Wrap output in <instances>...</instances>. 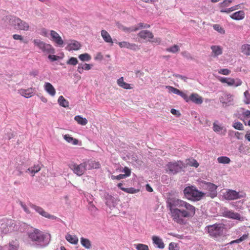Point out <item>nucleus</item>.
<instances>
[{"label": "nucleus", "instance_id": "18", "mask_svg": "<svg viewBox=\"0 0 250 250\" xmlns=\"http://www.w3.org/2000/svg\"><path fill=\"white\" fill-rule=\"evenodd\" d=\"M86 170H89L93 168H98L100 167V164L93 160H87L83 162Z\"/></svg>", "mask_w": 250, "mask_h": 250}, {"label": "nucleus", "instance_id": "14", "mask_svg": "<svg viewBox=\"0 0 250 250\" xmlns=\"http://www.w3.org/2000/svg\"><path fill=\"white\" fill-rule=\"evenodd\" d=\"M51 40L54 42L57 46H62L63 41L59 34L54 30L50 31Z\"/></svg>", "mask_w": 250, "mask_h": 250}, {"label": "nucleus", "instance_id": "22", "mask_svg": "<svg viewBox=\"0 0 250 250\" xmlns=\"http://www.w3.org/2000/svg\"><path fill=\"white\" fill-rule=\"evenodd\" d=\"M6 20L8 21V23L14 27L16 29L17 26V23H18V21L19 18L12 16H8L6 17Z\"/></svg>", "mask_w": 250, "mask_h": 250}, {"label": "nucleus", "instance_id": "56", "mask_svg": "<svg viewBox=\"0 0 250 250\" xmlns=\"http://www.w3.org/2000/svg\"><path fill=\"white\" fill-rule=\"evenodd\" d=\"M232 2L231 0H225L220 3V5L222 7L228 6Z\"/></svg>", "mask_w": 250, "mask_h": 250}, {"label": "nucleus", "instance_id": "42", "mask_svg": "<svg viewBox=\"0 0 250 250\" xmlns=\"http://www.w3.org/2000/svg\"><path fill=\"white\" fill-rule=\"evenodd\" d=\"M167 52L175 53L179 50V47L177 45H174L173 46L166 49Z\"/></svg>", "mask_w": 250, "mask_h": 250}, {"label": "nucleus", "instance_id": "6", "mask_svg": "<svg viewBox=\"0 0 250 250\" xmlns=\"http://www.w3.org/2000/svg\"><path fill=\"white\" fill-rule=\"evenodd\" d=\"M183 166V163L181 161L171 162L167 165L168 173L172 174H176L181 172Z\"/></svg>", "mask_w": 250, "mask_h": 250}, {"label": "nucleus", "instance_id": "26", "mask_svg": "<svg viewBox=\"0 0 250 250\" xmlns=\"http://www.w3.org/2000/svg\"><path fill=\"white\" fill-rule=\"evenodd\" d=\"M101 36L104 42L108 43H113L112 39L109 34L105 30L101 31Z\"/></svg>", "mask_w": 250, "mask_h": 250}, {"label": "nucleus", "instance_id": "61", "mask_svg": "<svg viewBox=\"0 0 250 250\" xmlns=\"http://www.w3.org/2000/svg\"><path fill=\"white\" fill-rule=\"evenodd\" d=\"M83 69L85 70H89L91 69L93 65L91 64L82 63Z\"/></svg>", "mask_w": 250, "mask_h": 250}, {"label": "nucleus", "instance_id": "44", "mask_svg": "<svg viewBox=\"0 0 250 250\" xmlns=\"http://www.w3.org/2000/svg\"><path fill=\"white\" fill-rule=\"evenodd\" d=\"M17 170L18 172V173L17 174V175L20 176L23 173L24 171L26 172L27 169L24 168V166L21 164L20 166L17 167Z\"/></svg>", "mask_w": 250, "mask_h": 250}, {"label": "nucleus", "instance_id": "60", "mask_svg": "<svg viewBox=\"0 0 250 250\" xmlns=\"http://www.w3.org/2000/svg\"><path fill=\"white\" fill-rule=\"evenodd\" d=\"M89 206L88 207V208L90 210L93 212H95L97 210V208L92 204V202H90L89 203Z\"/></svg>", "mask_w": 250, "mask_h": 250}, {"label": "nucleus", "instance_id": "29", "mask_svg": "<svg viewBox=\"0 0 250 250\" xmlns=\"http://www.w3.org/2000/svg\"><path fill=\"white\" fill-rule=\"evenodd\" d=\"M19 93L25 98H28L32 96L33 92L31 89H21L19 90Z\"/></svg>", "mask_w": 250, "mask_h": 250}, {"label": "nucleus", "instance_id": "45", "mask_svg": "<svg viewBox=\"0 0 250 250\" xmlns=\"http://www.w3.org/2000/svg\"><path fill=\"white\" fill-rule=\"evenodd\" d=\"M122 190L126 193L132 194L136 193L139 191L138 189H135L133 188H122Z\"/></svg>", "mask_w": 250, "mask_h": 250}, {"label": "nucleus", "instance_id": "12", "mask_svg": "<svg viewBox=\"0 0 250 250\" xmlns=\"http://www.w3.org/2000/svg\"><path fill=\"white\" fill-rule=\"evenodd\" d=\"M205 185V188L206 189L208 190L210 192V197L211 198H213L217 196V186L215 184L204 181L203 182Z\"/></svg>", "mask_w": 250, "mask_h": 250}, {"label": "nucleus", "instance_id": "48", "mask_svg": "<svg viewBox=\"0 0 250 250\" xmlns=\"http://www.w3.org/2000/svg\"><path fill=\"white\" fill-rule=\"evenodd\" d=\"M233 126L234 128L237 130H243L244 129L243 124L239 122H237L234 123Z\"/></svg>", "mask_w": 250, "mask_h": 250}, {"label": "nucleus", "instance_id": "59", "mask_svg": "<svg viewBox=\"0 0 250 250\" xmlns=\"http://www.w3.org/2000/svg\"><path fill=\"white\" fill-rule=\"evenodd\" d=\"M219 73L223 75H228L230 73V70L227 68L221 69Z\"/></svg>", "mask_w": 250, "mask_h": 250}, {"label": "nucleus", "instance_id": "49", "mask_svg": "<svg viewBox=\"0 0 250 250\" xmlns=\"http://www.w3.org/2000/svg\"><path fill=\"white\" fill-rule=\"evenodd\" d=\"M238 5L232 6L230 8L225 9H222L220 10V12L221 13H229L230 12H232L234 10H235L236 9H237Z\"/></svg>", "mask_w": 250, "mask_h": 250}, {"label": "nucleus", "instance_id": "35", "mask_svg": "<svg viewBox=\"0 0 250 250\" xmlns=\"http://www.w3.org/2000/svg\"><path fill=\"white\" fill-rule=\"evenodd\" d=\"M75 120L80 125H85L87 124V120L85 118H83L80 115H77L74 118Z\"/></svg>", "mask_w": 250, "mask_h": 250}, {"label": "nucleus", "instance_id": "5", "mask_svg": "<svg viewBox=\"0 0 250 250\" xmlns=\"http://www.w3.org/2000/svg\"><path fill=\"white\" fill-rule=\"evenodd\" d=\"M34 44L42 50L44 54H54L55 50L50 44L46 43L38 39H35L33 41Z\"/></svg>", "mask_w": 250, "mask_h": 250}, {"label": "nucleus", "instance_id": "30", "mask_svg": "<svg viewBox=\"0 0 250 250\" xmlns=\"http://www.w3.org/2000/svg\"><path fill=\"white\" fill-rule=\"evenodd\" d=\"M117 84L120 87L126 89H131V87L130 84L127 83L124 81V78L123 77L120 78L117 80Z\"/></svg>", "mask_w": 250, "mask_h": 250}, {"label": "nucleus", "instance_id": "39", "mask_svg": "<svg viewBox=\"0 0 250 250\" xmlns=\"http://www.w3.org/2000/svg\"><path fill=\"white\" fill-rule=\"evenodd\" d=\"M79 58L83 62H88L89 61L91 57L90 55L88 53L82 54L79 56Z\"/></svg>", "mask_w": 250, "mask_h": 250}, {"label": "nucleus", "instance_id": "62", "mask_svg": "<svg viewBox=\"0 0 250 250\" xmlns=\"http://www.w3.org/2000/svg\"><path fill=\"white\" fill-rule=\"evenodd\" d=\"M182 55L184 57L188 59H190V60L193 59V58L191 57L190 54L189 53H188L187 52L185 51V52H182Z\"/></svg>", "mask_w": 250, "mask_h": 250}, {"label": "nucleus", "instance_id": "23", "mask_svg": "<svg viewBox=\"0 0 250 250\" xmlns=\"http://www.w3.org/2000/svg\"><path fill=\"white\" fill-rule=\"evenodd\" d=\"M153 243L156 245L157 247L159 249H164L165 247V244L163 242V240L159 237L157 236H153L152 238Z\"/></svg>", "mask_w": 250, "mask_h": 250}, {"label": "nucleus", "instance_id": "32", "mask_svg": "<svg viewBox=\"0 0 250 250\" xmlns=\"http://www.w3.org/2000/svg\"><path fill=\"white\" fill-rule=\"evenodd\" d=\"M41 168L40 165H34V167L27 168L26 172H29L33 176L36 173L40 170Z\"/></svg>", "mask_w": 250, "mask_h": 250}, {"label": "nucleus", "instance_id": "41", "mask_svg": "<svg viewBox=\"0 0 250 250\" xmlns=\"http://www.w3.org/2000/svg\"><path fill=\"white\" fill-rule=\"evenodd\" d=\"M137 250H149L147 245L143 244H138L135 245Z\"/></svg>", "mask_w": 250, "mask_h": 250}, {"label": "nucleus", "instance_id": "37", "mask_svg": "<svg viewBox=\"0 0 250 250\" xmlns=\"http://www.w3.org/2000/svg\"><path fill=\"white\" fill-rule=\"evenodd\" d=\"M212 53H214V56L216 57L222 53L221 48L219 46L213 45L211 47Z\"/></svg>", "mask_w": 250, "mask_h": 250}, {"label": "nucleus", "instance_id": "38", "mask_svg": "<svg viewBox=\"0 0 250 250\" xmlns=\"http://www.w3.org/2000/svg\"><path fill=\"white\" fill-rule=\"evenodd\" d=\"M241 52L246 55H250V44H243L241 47Z\"/></svg>", "mask_w": 250, "mask_h": 250}, {"label": "nucleus", "instance_id": "34", "mask_svg": "<svg viewBox=\"0 0 250 250\" xmlns=\"http://www.w3.org/2000/svg\"><path fill=\"white\" fill-rule=\"evenodd\" d=\"M82 245L87 249H89L91 247V244L90 240L87 238L81 237L80 239Z\"/></svg>", "mask_w": 250, "mask_h": 250}, {"label": "nucleus", "instance_id": "57", "mask_svg": "<svg viewBox=\"0 0 250 250\" xmlns=\"http://www.w3.org/2000/svg\"><path fill=\"white\" fill-rule=\"evenodd\" d=\"M213 129L215 132H219L223 129V127L214 123L213 125Z\"/></svg>", "mask_w": 250, "mask_h": 250}, {"label": "nucleus", "instance_id": "2", "mask_svg": "<svg viewBox=\"0 0 250 250\" xmlns=\"http://www.w3.org/2000/svg\"><path fill=\"white\" fill-rule=\"evenodd\" d=\"M30 245L36 248H42L47 246L51 240V235L41 230L34 229L27 232Z\"/></svg>", "mask_w": 250, "mask_h": 250}, {"label": "nucleus", "instance_id": "1", "mask_svg": "<svg viewBox=\"0 0 250 250\" xmlns=\"http://www.w3.org/2000/svg\"><path fill=\"white\" fill-rule=\"evenodd\" d=\"M167 207L170 210L172 220L179 224L185 223L184 218L192 217L195 214V208L193 206L175 198H167Z\"/></svg>", "mask_w": 250, "mask_h": 250}, {"label": "nucleus", "instance_id": "20", "mask_svg": "<svg viewBox=\"0 0 250 250\" xmlns=\"http://www.w3.org/2000/svg\"><path fill=\"white\" fill-rule=\"evenodd\" d=\"M18 23H17V26L16 29L27 31L29 29V24L24 21L21 20L19 18V20L18 21Z\"/></svg>", "mask_w": 250, "mask_h": 250}, {"label": "nucleus", "instance_id": "40", "mask_svg": "<svg viewBox=\"0 0 250 250\" xmlns=\"http://www.w3.org/2000/svg\"><path fill=\"white\" fill-rule=\"evenodd\" d=\"M219 163L221 164H229L230 162V159L226 156H221L217 158Z\"/></svg>", "mask_w": 250, "mask_h": 250}, {"label": "nucleus", "instance_id": "15", "mask_svg": "<svg viewBox=\"0 0 250 250\" xmlns=\"http://www.w3.org/2000/svg\"><path fill=\"white\" fill-rule=\"evenodd\" d=\"M166 88L167 89L170 93H173L174 94L178 95L182 97L186 102L188 103V97L187 94L183 92L182 91H180L177 88H176L171 86H166Z\"/></svg>", "mask_w": 250, "mask_h": 250}, {"label": "nucleus", "instance_id": "31", "mask_svg": "<svg viewBox=\"0 0 250 250\" xmlns=\"http://www.w3.org/2000/svg\"><path fill=\"white\" fill-rule=\"evenodd\" d=\"M65 239L67 241L72 244L76 245L78 242V238L76 236L71 235L68 233L65 235Z\"/></svg>", "mask_w": 250, "mask_h": 250}, {"label": "nucleus", "instance_id": "51", "mask_svg": "<svg viewBox=\"0 0 250 250\" xmlns=\"http://www.w3.org/2000/svg\"><path fill=\"white\" fill-rule=\"evenodd\" d=\"M48 54V58L52 62L56 61L61 59V57L59 56L51 55L52 54Z\"/></svg>", "mask_w": 250, "mask_h": 250}, {"label": "nucleus", "instance_id": "25", "mask_svg": "<svg viewBox=\"0 0 250 250\" xmlns=\"http://www.w3.org/2000/svg\"><path fill=\"white\" fill-rule=\"evenodd\" d=\"M45 90L52 96H54L56 93V90L53 86L49 83H45L44 84Z\"/></svg>", "mask_w": 250, "mask_h": 250}, {"label": "nucleus", "instance_id": "17", "mask_svg": "<svg viewBox=\"0 0 250 250\" xmlns=\"http://www.w3.org/2000/svg\"><path fill=\"white\" fill-rule=\"evenodd\" d=\"M189 101H191L192 103L197 104H200L203 103V98L198 94L192 93L188 97V102Z\"/></svg>", "mask_w": 250, "mask_h": 250}, {"label": "nucleus", "instance_id": "9", "mask_svg": "<svg viewBox=\"0 0 250 250\" xmlns=\"http://www.w3.org/2000/svg\"><path fill=\"white\" fill-rule=\"evenodd\" d=\"M29 206L32 208L34 209L37 212L43 217L52 220H54L57 218L56 216L50 214L48 212H46L42 208L39 206L32 203H30Z\"/></svg>", "mask_w": 250, "mask_h": 250}, {"label": "nucleus", "instance_id": "33", "mask_svg": "<svg viewBox=\"0 0 250 250\" xmlns=\"http://www.w3.org/2000/svg\"><path fill=\"white\" fill-rule=\"evenodd\" d=\"M63 138L65 140H66L69 143H71L74 145H77L78 144V143H79L78 140L73 138L72 137L70 136L69 134L65 135L63 136Z\"/></svg>", "mask_w": 250, "mask_h": 250}, {"label": "nucleus", "instance_id": "53", "mask_svg": "<svg viewBox=\"0 0 250 250\" xmlns=\"http://www.w3.org/2000/svg\"><path fill=\"white\" fill-rule=\"evenodd\" d=\"M227 101L223 102V104H226V105H229L232 104V98L230 94L227 95Z\"/></svg>", "mask_w": 250, "mask_h": 250}, {"label": "nucleus", "instance_id": "21", "mask_svg": "<svg viewBox=\"0 0 250 250\" xmlns=\"http://www.w3.org/2000/svg\"><path fill=\"white\" fill-rule=\"evenodd\" d=\"M139 36L144 39H147L150 41V39H152L153 38V35L152 32L148 30H142L139 33Z\"/></svg>", "mask_w": 250, "mask_h": 250}, {"label": "nucleus", "instance_id": "63", "mask_svg": "<svg viewBox=\"0 0 250 250\" xmlns=\"http://www.w3.org/2000/svg\"><path fill=\"white\" fill-rule=\"evenodd\" d=\"M170 112L173 115H176L177 117H179L181 115L180 112L175 109H171Z\"/></svg>", "mask_w": 250, "mask_h": 250}, {"label": "nucleus", "instance_id": "16", "mask_svg": "<svg viewBox=\"0 0 250 250\" xmlns=\"http://www.w3.org/2000/svg\"><path fill=\"white\" fill-rule=\"evenodd\" d=\"M19 244L17 240L10 241L7 245L0 248V250H18Z\"/></svg>", "mask_w": 250, "mask_h": 250}, {"label": "nucleus", "instance_id": "3", "mask_svg": "<svg viewBox=\"0 0 250 250\" xmlns=\"http://www.w3.org/2000/svg\"><path fill=\"white\" fill-rule=\"evenodd\" d=\"M184 194L186 198L189 200L197 201L201 200L204 193L199 191L195 187H187L184 189Z\"/></svg>", "mask_w": 250, "mask_h": 250}, {"label": "nucleus", "instance_id": "55", "mask_svg": "<svg viewBox=\"0 0 250 250\" xmlns=\"http://www.w3.org/2000/svg\"><path fill=\"white\" fill-rule=\"evenodd\" d=\"M20 204L21 206V208H23L24 211L27 214H30L31 213L30 211L28 209V208L27 207L26 205L24 204L21 201H20Z\"/></svg>", "mask_w": 250, "mask_h": 250}, {"label": "nucleus", "instance_id": "47", "mask_svg": "<svg viewBox=\"0 0 250 250\" xmlns=\"http://www.w3.org/2000/svg\"><path fill=\"white\" fill-rule=\"evenodd\" d=\"M244 102L246 104H250V93L249 92V91L247 90L244 93Z\"/></svg>", "mask_w": 250, "mask_h": 250}, {"label": "nucleus", "instance_id": "46", "mask_svg": "<svg viewBox=\"0 0 250 250\" xmlns=\"http://www.w3.org/2000/svg\"><path fill=\"white\" fill-rule=\"evenodd\" d=\"M144 23L140 22V23H138L135 26L131 27V28L129 30L131 32L135 31L138 30L140 29L144 28Z\"/></svg>", "mask_w": 250, "mask_h": 250}, {"label": "nucleus", "instance_id": "54", "mask_svg": "<svg viewBox=\"0 0 250 250\" xmlns=\"http://www.w3.org/2000/svg\"><path fill=\"white\" fill-rule=\"evenodd\" d=\"M117 26L119 29H120L125 32H131L129 30L131 28V27H129V28L125 27L124 25H123L122 24H121V23H117Z\"/></svg>", "mask_w": 250, "mask_h": 250}, {"label": "nucleus", "instance_id": "43", "mask_svg": "<svg viewBox=\"0 0 250 250\" xmlns=\"http://www.w3.org/2000/svg\"><path fill=\"white\" fill-rule=\"evenodd\" d=\"M66 63L67 64L72 65H76L78 63V61L76 58L75 57H71L67 62Z\"/></svg>", "mask_w": 250, "mask_h": 250}, {"label": "nucleus", "instance_id": "36", "mask_svg": "<svg viewBox=\"0 0 250 250\" xmlns=\"http://www.w3.org/2000/svg\"><path fill=\"white\" fill-rule=\"evenodd\" d=\"M59 104L64 107H67L69 106L68 102L64 99L62 96H60L58 100Z\"/></svg>", "mask_w": 250, "mask_h": 250}, {"label": "nucleus", "instance_id": "8", "mask_svg": "<svg viewBox=\"0 0 250 250\" xmlns=\"http://www.w3.org/2000/svg\"><path fill=\"white\" fill-rule=\"evenodd\" d=\"M68 166L73 172L79 176H82L86 170L83 162L79 165L72 163Z\"/></svg>", "mask_w": 250, "mask_h": 250}, {"label": "nucleus", "instance_id": "52", "mask_svg": "<svg viewBox=\"0 0 250 250\" xmlns=\"http://www.w3.org/2000/svg\"><path fill=\"white\" fill-rule=\"evenodd\" d=\"M126 177H126L123 174H119V175H118L117 176L111 175V179H112V180H121L122 179H125V178H126Z\"/></svg>", "mask_w": 250, "mask_h": 250}, {"label": "nucleus", "instance_id": "24", "mask_svg": "<svg viewBox=\"0 0 250 250\" xmlns=\"http://www.w3.org/2000/svg\"><path fill=\"white\" fill-rule=\"evenodd\" d=\"M230 18L234 20H241L244 18L245 13L243 10H240L230 15Z\"/></svg>", "mask_w": 250, "mask_h": 250}, {"label": "nucleus", "instance_id": "11", "mask_svg": "<svg viewBox=\"0 0 250 250\" xmlns=\"http://www.w3.org/2000/svg\"><path fill=\"white\" fill-rule=\"evenodd\" d=\"M222 216L229 219L241 220L240 214L235 212L232 210H229L226 208L222 209Z\"/></svg>", "mask_w": 250, "mask_h": 250}, {"label": "nucleus", "instance_id": "7", "mask_svg": "<svg viewBox=\"0 0 250 250\" xmlns=\"http://www.w3.org/2000/svg\"><path fill=\"white\" fill-rule=\"evenodd\" d=\"M244 194L232 189H228L224 193V197L228 200H233L243 198Z\"/></svg>", "mask_w": 250, "mask_h": 250}, {"label": "nucleus", "instance_id": "28", "mask_svg": "<svg viewBox=\"0 0 250 250\" xmlns=\"http://www.w3.org/2000/svg\"><path fill=\"white\" fill-rule=\"evenodd\" d=\"M242 82L239 79L229 78L228 84L229 86H238L242 84Z\"/></svg>", "mask_w": 250, "mask_h": 250}, {"label": "nucleus", "instance_id": "50", "mask_svg": "<svg viewBox=\"0 0 250 250\" xmlns=\"http://www.w3.org/2000/svg\"><path fill=\"white\" fill-rule=\"evenodd\" d=\"M213 27L214 30L218 31L220 33H225L224 30L220 26V25L215 24L213 25Z\"/></svg>", "mask_w": 250, "mask_h": 250}, {"label": "nucleus", "instance_id": "64", "mask_svg": "<svg viewBox=\"0 0 250 250\" xmlns=\"http://www.w3.org/2000/svg\"><path fill=\"white\" fill-rule=\"evenodd\" d=\"M83 65H82V63H79V65H78V68H77V71L78 72L80 73V74H82L83 73Z\"/></svg>", "mask_w": 250, "mask_h": 250}, {"label": "nucleus", "instance_id": "10", "mask_svg": "<svg viewBox=\"0 0 250 250\" xmlns=\"http://www.w3.org/2000/svg\"><path fill=\"white\" fill-rule=\"evenodd\" d=\"M2 232L4 233L10 232L17 229L14 220H7L5 223H2L0 226Z\"/></svg>", "mask_w": 250, "mask_h": 250}, {"label": "nucleus", "instance_id": "58", "mask_svg": "<svg viewBox=\"0 0 250 250\" xmlns=\"http://www.w3.org/2000/svg\"><path fill=\"white\" fill-rule=\"evenodd\" d=\"M122 172H124L125 173L124 174L126 177H128L130 175L131 170L130 169L127 167H125L123 168V170H121Z\"/></svg>", "mask_w": 250, "mask_h": 250}, {"label": "nucleus", "instance_id": "4", "mask_svg": "<svg viewBox=\"0 0 250 250\" xmlns=\"http://www.w3.org/2000/svg\"><path fill=\"white\" fill-rule=\"evenodd\" d=\"M223 227L220 224H214L206 227L209 235L213 238H218L223 235Z\"/></svg>", "mask_w": 250, "mask_h": 250}, {"label": "nucleus", "instance_id": "19", "mask_svg": "<svg viewBox=\"0 0 250 250\" xmlns=\"http://www.w3.org/2000/svg\"><path fill=\"white\" fill-rule=\"evenodd\" d=\"M81 45L79 42L72 40L71 41L70 43H68L67 46L66 47V49L68 51L72 50H78L80 49Z\"/></svg>", "mask_w": 250, "mask_h": 250}, {"label": "nucleus", "instance_id": "13", "mask_svg": "<svg viewBox=\"0 0 250 250\" xmlns=\"http://www.w3.org/2000/svg\"><path fill=\"white\" fill-rule=\"evenodd\" d=\"M104 197L106 205L109 208L114 207L117 204V199L108 193H104Z\"/></svg>", "mask_w": 250, "mask_h": 250}, {"label": "nucleus", "instance_id": "27", "mask_svg": "<svg viewBox=\"0 0 250 250\" xmlns=\"http://www.w3.org/2000/svg\"><path fill=\"white\" fill-rule=\"evenodd\" d=\"M118 44L120 47L121 48L125 47L133 50H135L137 47V45L135 44L130 43L127 42H119Z\"/></svg>", "mask_w": 250, "mask_h": 250}]
</instances>
